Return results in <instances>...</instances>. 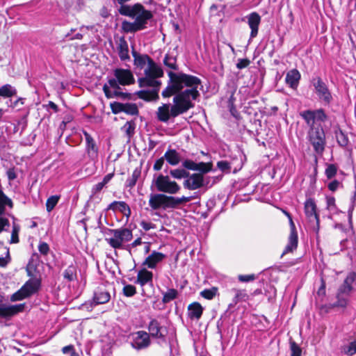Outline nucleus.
I'll use <instances>...</instances> for the list:
<instances>
[{"label":"nucleus","instance_id":"f257e3e1","mask_svg":"<svg viewBox=\"0 0 356 356\" xmlns=\"http://www.w3.org/2000/svg\"><path fill=\"white\" fill-rule=\"evenodd\" d=\"M169 81L167 87L163 90V97L174 95L173 104H164L157 111V118L159 121L167 122L170 118H176L186 113L195 106V101L199 100L200 93L198 86L202 81L197 76L183 72H168Z\"/></svg>","mask_w":356,"mask_h":356},{"label":"nucleus","instance_id":"f03ea898","mask_svg":"<svg viewBox=\"0 0 356 356\" xmlns=\"http://www.w3.org/2000/svg\"><path fill=\"white\" fill-rule=\"evenodd\" d=\"M300 115L309 127L307 138L314 152L318 156H322L326 145L325 133L321 125L315 126V124L325 122L327 119V114L323 108H318L303 111L300 113Z\"/></svg>","mask_w":356,"mask_h":356},{"label":"nucleus","instance_id":"7ed1b4c3","mask_svg":"<svg viewBox=\"0 0 356 356\" xmlns=\"http://www.w3.org/2000/svg\"><path fill=\"white\" fill-rule=\"evenodd\" d=\"M105 241L113 249L126 250L130 252V245H125L133 238L132 231L127 227L118 229L105 228Z\"/></svg>","mask_w":356,"mask_h":356},{"label":"nucleus","instance_id":"20e7f679","mask_svg":"<svg viewBox=\"0 0 356 356\" xmlns=\"http://www.w3.org/2000/svg\"><path fill=\"white\" fill-rule=\"evenodd\" d=\"M118 11L121 15L134 19V22L143 29L147 28L148 21L153 17L152 12L145 9L140 3H136L131 6L119 7Z\"/></svg>","mask_w":356,"mask_h":356},{"label":"nucleus","instance_id":"39448f33","mask_svg":"<svg viewBox=\"0 0 356 356\" xmlns=\"http://www.w3.org/2000/svg\"><path fill=\"white\" fill-rule=\"evenodd\" d=\"M139 87H152V90H141L135 92L138 98L145 100L151 101L159 98V88L161 84V81L155 79L145 76L138 79Z\"/></svg>","mask_w":356,"mask_h":356},{"label":"nucleus","instance_id":"423d86ee","mask_svg":"<svg viewBox=\"0 0 356 356\" xmlns=\"http://www.w3.org/2000/svg\"><path fill=\"white\" fill-rule=\"evenodd\" d=\"M356 281V273L350 272L345 278L343 284L339 287L337 293L335 306L346 307L349 301V297L353 290V283Z\"/></svg>","mask_w":356,"mask_h":356},{"label":"nucleus","instance_id":"0eeeda50","mask_svg":"<svg viewBox=\"0 0 356 356\" xmlns=\"http://www.w3.org/2000/svg\"><path fill=\"white\" fill-rule=\"evenodd\" d=\"M310 83L318 101L324 105H330L334 100V97L327 83L319 76H313Z\"/></svg>","mask_w":356,"mask_h":356},{"label":"nucleus","instance_id":"6e6552de","mask_svg":"<svg viewBox=\"0 0 356 356\" xmlns=\"http://www.w3.org/2000/svg\"><path fill=\"white\" fill-rule=\"evenodd\" d=\"M115 78L108 80V83L114 90L120 89V85L128 86L134 83L135 79L130 70L116 68L113 70Z\"/></svg>","mask_w":356,"mask_h":356},{"label":"nucleus","instance_id":"1a4fd4ad","mask_svg":"<svg viewBox=\"0 0 356 356\" xmlns=\"http://www.w3.org/2000/svg\"><path fill=\"white\" fill-rule=\"evenodd\" d=\"M152 184L158 191L171 195L177 193L181 188L179 184L172 181L169 176L161 174L153 179Z\"/></svg>","mask_w":356,"mask_h":356},{"label":"nucleus","instance_id":"9d476101","mask_svg":"<svg viewBox=\"0 0 356 356\" xmlns=\"http://www.w3.org/2000/svg\"><path fill=\"white\" fill-rule=\"evenodd\" d=\"M305 213L309 222V227L316 234L319 232V217L316 212V205L314 200L307 199L305 202Z\"/></svg>","mask_w":356,"mask_h":356},{"label":"nucleus","instance_id":"9b49d317","mask_svg":"<svg viewBox=\"0 0 356 356\" xmlns=\"http://www.w3.org/2000/svg\"><path fill=\"white\" fill-rule=\"evenodd\" d=\"M149 205L153 210L172 209L171 196H168L163 193H151Z\"/></svg>","mask_w":356,"mask_h":356},{"label":"nucleus","instance_id":"f8f14e48","mask_svg":"<svg viewBox=\"0 0 356 356\" xmlns=\"http://www.w3.org/2000/svg\"><path fill=\"white\" fill-rule=\"evenodd\" d=\"M130 339L131 346L137 350L145 349L151 343L149 334L143 330L133 333Z\"/></svg>","mask_w":356,"mask_h":356},{"label":"nucleus","instance_id":"ddd939ff","mask_svg":"<svg viewBox=\"0 0 356 356\" xmlns=\"http://www.w3.org/2000/svg\"><path fill=\"white\" fill-rule=\"evenodd\" d=\"M148 330L149 337L155 339H159L162 341L165 340V337L168 334L167 327L162 325L157 319H152L148 325Z\"/></svg>","mask_w":356,"mask_h":356},{"label":"nucleus","instance_id":"4468645a","mask_svg":"<svg viewBox=\"0 0 356 356\" xmlns=\"http://www.w3.org/2000/svg\"><path fill=\"white\" fill-rule=\"evenodd\" d=\"M86 140V153L91 161H95L98 158L99 147L95 140L86 130L82 131Z\"/></svg>","mask_w":356,"mask_h":356},{"label":"nucleus","instance_id":"2eb2a0df","mask_svg":"<svg viewBox=\"0 0 356 356\" xmlns=\"http://www.w3.org/2000/svg\"><path fill=\"white\" fill-rule=\"evenodd\" d=\"M184 187L188 190H197L204 186V177L202 173L189 174V177L184 181Z\"/></svg>","mask_w":356,"mask_h":356},{"label":"nucleus","instance_id":"dca6fc26","mask_svg":"<svg viewBox=\"0 0 356 356\" xmlns=\"http://www.w3.org/2000/svg\"><path fill=\"white\" fill-rule=\"evenodd\" d=\"M245 161L246 156L245 154L242 150L237 149L236 152L229 157L228 162L230 163V167L232 170H233V172L236 173L242 168Z\"/></svg>","mask_w":356,"mask_h":356},{"label":"nucleus","instance_id":"f3484780","mask_svg":"<svg viewBox=\"0 0 356 356\" xmlns=\"http://www.w3.org/2000/svg\"><path fill=\"white\" fill-rule=\"evenodd\" d=\"M182 166L185 170H190L194 171H199L202 173H207L211 169V166L209 163L200 162L195 163L193 160L186 159L182 162Z\"/></svg>","mask_w":356,"mask_h":356},{"label":"nucleus","instance_id":"a211bd4d","mask_svg":"<svg viewBox=\"0 0 356 356\" xmlns=\"http://www.w3.org/2000/svg\"><path fill=\"white\" fill-rule=\"evenodd\" d=\"M248 24L251 29L250 40L254 38L259 31V26L261 23V16L256 12H252L246 16Z\"/></svg>","mask_w":356,"mask_h":356},{"label":"nucleus","instance_id":"6ab92c4d","mask_svg":"<svg viewBox=\"0 0 356 356\" xmlns=\"http://www.w3.org/2000/svg\"><path fill=\"white\" fill-rule=\"evenodd\" d=\"M165 254L154 250L145 259L142 264V266H146L151 269H154L159 263L162 262L165 259Z\"/></svg>","mask_w":356,"mask_h":356},{"label":"nucleus","instance_id":"aec40b11","mask_svg":"<svg viewBox=\"0 0 356 356\" xmlns=\"http://www.w3.org/2000/svg\"><path fill=\"white\" fill-rule=\"evenodd\" d=\"M111 299V294L104 286H98L94 291L93 302L97 305L105 304Z\"/></svg>","mask_w":356,"mask_h":356},{"label":"nucleus","instance_id":"412c9836","mask_svg":"<svg viewBox=\"0 0 356 356\" xmlns=\"http://www.w3.org/2000/svg\"><path fill=\"white\" fill-rule=\"evenodd\" d=\"M136 284L143 287L146 284L153 285V273L148 270L146 268L139 270L137 274Z\"/></svg>","mask_w":356,"mask_h":356},{"label":"nucleus","instance_id":"4be33fe9","mask_svg":"<svg viewBox=\"0 0 356 356\" xmlns=\"http://www.w3.org/2000/svg\"><path fill=\"white\" fill-rule=\"evenodd\" d=\"M116 48L119 58L122 61L130 60L128 42L124 36L119 38V39L116 40Z\"/></svg>","mask_w":356,"mask_h":356},{"label":"nucleus","instance_id":"5701e85b","mask_svg":"<svg viewBox=\"0 0 356 356\" xmlns=\"http://www.w3.org/2000/svg\"><path fill=\"white\" fill-rule=\"evenodd\" d=\"M301 74L297 69H292L287 72L285 77L286 84L291 88L296 90L299 86Z\"/></svg>","mask_w":356,"mask_h":356},{"label":"nucleus","instance_id":"b1692460","mask_svg":"<svg viewBox=\"0 0 356 356\" xmlns=\"http://www.w3.org/2000/svg\"><path fill=\"white\" fill-rule=\"evenodd\" d=\"M298 233H297L296 229V227H294V228L291 227L290 234L288 238V243L282 254V257L284 254H288L289 252H292L294 250H296L298 247Z\"/></svg>","mask_w":356,"mask_h":356},{"label":"nucleus","instance_id":"393cba45","mask_svg":"<svg viewBox=\"0 0 356 356\" xmlns=\"http://www.w3.org/2000/svg\"><path fill=\"white\" fill-rule=\"evenodd\" d=\"M107 210H113V211H118L127 218H129L131 214L129 206L124 201H114L111 202L108 206Z\"/></svg>","mask_w":356,"mask_h":356},{"label":"nucleus","instance_id":"a878e982","mask_svg":"<svg viewBox=\"0 0 356 356\" xmlns=\"http://www.w3.org/2000/svg\"><path fill=\"white\" fill-rule=\"evenodd\" d=\"M41 285L40 280L38 279H30L22 286L24 293L29 297L36 293L40 289Z\"/></svg>","mask_w":356,"mask_h":356},{"label":"nucleus","instance_id":"bb28decb","mask_svg":"<svg viewBox=\"0 0 356 356\" xmlns=\"http://www.w3.org/2000/svg\"><path fill=\"white\" fill-rule=\"evenodd\" d=\"M132 56L134 57V65L136 68L143 70L146 65H149L152 59L147 54H141L132 50Z\"/></svg>","mask_w":356,"mask_h":356},{"label":"nucleus","instance_id":"cd10ccee","mask_svg":"<svg viewBox=\"0 0 356 356\" xmlns=\"http://www.w3.org/2000/svg\"><path fill=\"white\" fill-rule=\"evenodd\" d=\"M204 308L197 302H194L188 306V317L191 320H199L202 315Z\"/></svg>","mask_w":356,"mask_h":356},{"label":"nucleus","instance_id":"c85d7f7f","mask_svg":"<svg viewBox=\"0 0 356 356\" xmlns=\"http://www.w3.org/2000/svg\"><path fill=\"white\" fill-rule=\"evenodd\" d=\"M145 75L153 79L161 77L163 75V70L157 65V64L152 60L145 69Z\"/></svg>","mask_w":356,"mask_h":356},{"label":"nucleus","instance_id":"c756f323","mask_svg":"<svg viewBox=\"0 0 356 356\" xmlns=\"http://www.w3.org/2000/svg\"><path fill=\"white\" fill-rule=\"evenodd\" d=\"M163 158L171 165L175 166L181 161V156L175 149L168 148L163 155Z\"/></svg>","mask_w":356,"mask_h":356},{"label":"nucleus","instance_id":"7c9ffc66","mask_svg":"<svg viewBox=\"0 0 356 356\" xmlns=\"http://www.w3.org/2000/svg\"><path fill=\"white\" fill-rule=\"evenodd\" d=\"M14 207L13 200L0 188V216L4 214L6 207L12 209Z\"/></svg>","mask_w":356,"mask_h":356},{"label":"nucleus","instance_id":"2f4dec72","mask_svg":"<svg viewBox=\"0 0 356 356\" xmlns=\"http://www.w3.org/2000/svg\"><path fill=\"white\" fill-rule=\"evenodd\" d=\"M122 29L125 33H136L138 31L143 30V29L135 22H130L126 20L122 23Z\"/></svg>","mask_w":356,"mask_h":356},{"label":"nucleus","instance_id":"473e14b6","mask_svg":"<svg viewBox=\"0 0 356 356\" xmlns=\"http://www.w3.org/2000/svg\"><path fill=\"white\" fill-rule=\"evenodd\" d=\"M163 64L165 67L168 68L172 70H178V65L177 63V58L176 56L170 54H166L165 55V57L163 58Z\"/></svg>","mask_w":356,"mask_h":356},{"label":"nucleus","instance_id":"72a5a7b5","mask_svg":"<svg viewBox=\"0 0 356 356\" xmlns=\"http://www.w3.org/2000/svg\"><path fill=\"white\" fill-rule=\"evenodd\" d=\"M141 175V170L139 168H136L132 172V175L131 177H128L125 185L127 187L129 188H132L135 186L136 184V182L138 179V178L140 177Z\"/></svg>","mask_w":356,"mask_h":356},{"label":"nucleus","instance_id":"f704fd0d","mask_svg":"<svg viewBox=\"0 0 356 356\" xmlns=\"http://www.w3.org/2000/svg\"><path fill=\"white\" fill-rule=\"evenodd\" d=\"M232 291L234 293V297L233 298V302L234 305L238 302H245L248 300V295L245 290L232 289Z\"/></svg>","mask_w":356,"mask_h":356},{"label":"nucleus","instance_id":"c9c22d12","mask_svg":"<svg viewBox=\"0 0 356 356\" xmlns=\"http://www.w3.org/2000/svg\"><path fill=\"white\" fill-rule=\"evenodd\" d=\"M110 88H111L109 84H104L103 86V90L105 94V96L108 99L113 98V97H125L128 96L127 93H124L122 92L118 91V90H115L114 91H111L110 90Z\"/></svg>","mask_w":356,"mask_h":356},{"label":"nucleus","instance_id":"e433bc0d","mask_svg":"<svg viewBox=\"0 0 356 356\" xmlns=\"http://www.w3.org/2000/svg\"><path fill=\"white\" fill-rule=\"evenodd\" d=\"M63 277L67 282L76 280V267L74 265L69 266L63 272Z\"/></svg>","mask_w":356,"mask_h":356},{"label":"nucleus","instance_id":"4c0bfd02","mask_svg":"<svg viewBox=\"0 0 356 356\" xmlns=\"http://www.w3.org/2000/svg\"><path fill=\"white\" fill-rule=\"evenodd\" d=\"M335 137L337 143L339 146L345 147L348 145L349 140L347 135L341 129H339L334 131Z\"/></svg>","mask_w":356,"mask_h":356},{"label":"nucleus","instance_id":"58836bf2","mask_svg":"<svg viewBox=\"0 0 356 356\" xmlns=\"http://www.w3.org/2000/svg\"><path fill=\"white\" fill-rule=\"evenodd\" d=\"M178 296L177 290L175 289H168L165 293H163L162 302L164 304L168 303L170 301L176 299Z\"/></svg>","mask_w":356,"mask_h":356},{"label":"nucleus","instance_id":"ea45409f","mask_svg":"<svg viewBox=\"0 0 356 356\" xmlns=\"http://www.w3.org/2000/svg\"><path fill=\"white\" fill-rule=\"evenodd\" d=\"M193 199L192 196L186 197L182 196L181 197H177L171 196V204L172 209L177 208L179 206L190 202Z\"/></svg>","mask_w":356,"mask_h":356},{"label":"nucleus","instance_id":"a19ab883","mask_svg":"<svg viewBox=\"0 0 356 356\" xmlns=\"http://www.w3.org/2000/svg\"><path fill=\"white\" fill-rule=\"evenodd\" d=\"M341 352L348 356H353L356 353V340L341 347Z\"/></svg>","mask_w":356,"mask_h":356},{"label":"nucleus","instance_id":"79ce46f5","mask_svg":"<svg viewBox=\"0 0 356 356\" xmlns=\"http://www.w3.org/2000/svg\"><path fill=\"white\" fill-rule=\"evenodd\" d=\"M170 175L175 179H181L189 177V172L185 169H174L170 170Z\"/></svg>","mask_w":356,"mask_h":356},{"label":"nucleus","instance_id":"37998d69","mask_svg":"<svg viewBox=\"0 0 356 356\" xmlns=\"http://www.w3.org/2000/svg\"><path fill=\"white\" fill-rule=\"evenodd\" d=\"M135 129L136 123L133 120L127 121L122 127V129L129 138H131L134 136L135 133Z\"/></svg>","mask_w":356,"mask_h":356},{"label":"nucleus","instance_id":"c03bdc74","mask_svg":"<svg viewBox=\"0 0 356 356\" xmlns=\"http://www.w3.org/2000/svg\"><path fill=\"white\" fill-rule=\"evenodd\" d=\"M337 166L335 164H327V167L325 170V175L326 177L328 179H331L334 177L337 173Z\"/></svg>","mask_w":356,"mask_h":356},{"label":"nucleus","instance_id":"a18cd8bd","mask_svg":"<svg viewBox=\"0 0 356 356\" xmlns=\"http://www.w3.org/2000/svg\"><path fill=\"white\" fill-rule=\"evenodd\" d=\"M124 113L131 115H137L138 114V108L136 104L125 103Z\"/></svg>","mask_w":356,"mask_h":356},{"label":"nucleus","instance_id":"49530a36","mask_svg":"<svg viewBox=\"0 0 356 356\" xmlns=\"http://www.w3.org/2000/svg\"><path fill=\"white\" fill-rule=\"evenodd\" d=\"M60 199V196L58 195H51L50 196L46 202V209L48 212L51 211L56 205L58 204V200Z\"/></svg>","mask_w":356,"mask_h":356},{"label":"nucleus","instance_id":"de8ad7c7","mask_svg":"<svg viewBox=\"0 0 356 356\" xmlns=\"http://www.w3.org/2000/svg\"><path fill=\"white\" fill-rule=\"evenodd\" d=\"M291 356H301L302 349L301 348L291 339L289 341Z\"/></svg>","mask_w":356,"mask_h":356},{"label":"nucleus","instance_id":"09e8293b","mask_svg":"<svg viewBox=\"0 0 356 356\" xmlns=\"http://www.w3.org/2000/svg\"><path fill=\"white\" fill-rule=\"evenodd\" d=\"M216 166L220 171L225 173H229L232 170L230 163L228 162V160H222L218 161Z\"/></svg>","mask_w":356,"mask_h":356},{"label":"nucleus","instance_id":"8fccbe9b","mask_svg":"<svg viewBox=\"0 0 356 356\" xmlns=\"http://www.w3.org/2000/svg\"><path fill=\"white\" fill-rule=\"evenodd\" d=\"M12 309L10 305L5 304L0 305V317L6 318L13 316Z\"/></svg>","mask_w":356,"mask_h":356},{"label":"nucleus","instance_id":"3c124183","mask_svg":"<svg viewBox=\"0 0 356 356\" xmlns=\"http://www.w3.org/2000/svg\"><path fill=\"white\" fill-rule=\"evenodd\" d=\"M217 291V288L212 287L211 289L203 290L201 291L200 295L205 299L211 300L216 295Z\"/></svg>","mask_w":356,"mask_h":356},{"label":"nucleus","instance_id":"603ef678","mask_svg":"<svg viewBox=\"0 0 356 356\" xmlns=\"http://www.w3.org/2000/svg\"><path fill=\"white\" fill-rule=\"evenodd\" d=\"M26 298H28V296L24 293L23 289L21 287L20 289L11 296L10 300L11 301L15 302L22 300Z\"/></svg>","mask_w":356,"mask_h":356},{"label":"nucleus","instance_id":"864d4df0","mask_svg":"<svg viewBox=\"0 0 356 356\" xmlns=\"http://www.w3.org/2000/svg\"><path fill=\"white\" fill-rule=\"evenodd\" d=\"M110 106H111V111L114 114H118L121 112H124V103L114 102L113 103H111Z\"/></svg>","mask_w":356,"mask_h":356},{"label":"nucleus","instance_id":"5fc2aeb1","mask_svg":"<svg viewBox=\"0 0 356 356\" xmlns=\"http://www.w3.org/2000/svg\"><path fill=\"white\" fill-rule=\"evenodd\" d=\"M123 293L127 297H131L136 293V289L131 284H126L123 287Z\"/></svg>","mask_w":356,"mask_h":356},{"label":"nucleus","instance_id":"6e6d98bb","mask_svg":"<svg viewBox=\"0 0 356 356\" xmlns=\"http://www.w3.org/2000/svg\"><path fill=\"white\" fill-rule=\"evenodd\" d=\"M38 251L41 255L47 256L50 251L49 245L46 242L40 241L38 244Z\"/></svg>","mask_w":356,"mask_h":356},{"label":"nucleus","instance_id":"4d7b16f0","mask_svg":"<svg viewBox=\"0 0 356 356\" xmlns=\"http://www.w3.org/2000/svg\"><path fill=\"white\" fill-rule=\"evenodd\" d=\"M326 204L327 209L332 211H335L337 209L336 204H335V198L332 196L326 197Z\"/></svg>","mask_w":356,"mask_h":356},{"label":"nucleus","instance_id":"13d9d810","mask_svg":"<svg viewBox=\"0 0 356 356\" xmlns=\"http://www.w3.org/2000/svg\"><path fill=\"white\" fill-rule=\"evenodd\" d=\"M10 227V222L8 218L0 217V233L3 231H7Z\"/></svg>","mask_w":356,"mask_h":356},{"label":"nucleus","instance_id":"bf43d9fd","mask_svg":"<svg viewBox=\"0 0 356 356\" xmlns=\"http://www.w3.org/2000/svg\"><path fill=\"white\" fill-rule=\"evenodd\" d=\"M250 63L248 58H239L236 63V67L239 70L247 67Z\"/></svg>","mask_w":356,"mask_h":356},{"label":"nucleus","instance_id":"052dcab7","mask_svg":"<svg viewBox=\"0 0 356 356\" xmlns=\"http://www.w3.org/2000/svg\"><path fill=\"white\" fill-rule=\"evenodd\" d=\"M341 186H342L341 183L340 181H339L338 180L334 179V180L332 181L330 183L328 184L327 188L332 192H334Z\"/></svg>","mask_w":356,"mask_h":356},{"label":"nucleus","instance_id":"680f3d73","mask_svg":"<svg viewBox=\"0 0 356 356\" xmlns=\"http://www.w3.org/2000/svg\"><path fill=\"white\" fill-rule=\"evenodd\" d=\"M255 279V275H238V280L241 282H248L253 281Z\"/></svg>","mask_w":356,"mask_h":356},{"label":"nucleus","instance_id":"e2e57ef3","mask_svg":"<svg viewBox=\"0 0 356 356\" xmlns=\"http://www.w3.org/2000/svg\"><path fill=\"white\" fill-rule=\"evenodd\" d=\"M6 175L9 181H13L17 178V173L15 172V168H10L6 171Z\"/></svg>","mask_w":356,"mask_h":356},{"label":"nucleus","instance_id":"0e129e2a","mask_svg":"<svg viewBox=\"0 0 356 356\" xmlns=\"http://www.w3.org/2000/svg\"><path fill=\"white\" fill-rule=\"evenodd\" d=\"M227 107L229 108V111L231 113V115L235 118L236 119H238L240 118V114L236 110V108L234 105V104H231V105H227Z\"/></svg>","mask_w":356,"mask_h":356},{"label":"nucleus","instance_id":"69168bd1","mask_svg":"<svg viewBox=\"0 0 356 356\" xmlns=\"http://www.w3.org/2000/svg\"><path fill=\"white\" fill-rule=\"evenodd\" d=\"M140 225L145 231H149L152 229H154L155 227V225L152 222H147L145 220L141 221Z\"/></svg>","mask_w":356,"mask_h":356},{"label":"nucleus","instance_id":"338daca9","mask_svg":"<svg viewBox=\"0 0 356 356\" xmlns=\"http://www.w3.org/2000/svg\"><path fill=\"white\" fill-rule=\"evenodd\" d=\"M12 309L13 315H15L19 312H21L24 309V304H18L15 305H10Z\"/></svg>","mask_w":356,"mask_h":356},{"label":"nucleus","instance_id":"774afa93","mask_svg":"<svg viewBox=\"0 0 356 356\" xmlns=\"http://www.w3.org/2000/svg\"><path fill=\"white\" fill-rule=\"evenodd\" d=\"M164 158L163 156L161 157L160 159H157L154 164V166H153V169L155 171H159L160 170L163 165V163H164Z\"/></svg>","mask_w":356,"mask_h":356}]
</instances>
